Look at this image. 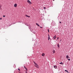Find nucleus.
I'll list each match as a JSON object with an SVG mask.
<instances>
[{"label":"nucleus","instance_id":"1","mask_svg":"<svg viewBox=\"0 0 73 73\" xmlns=\"http://www.w3.org/2000/svg\"><path fill=\"white\" fill-rule=\"evenodd\" d=\"M34 64H35V65H34V66H35L37 68H38V66L37 65V64L35 62H34Z\"/></svg>","mask_w":73,"mask_h":73},{"label":"nucleus","instance_id":"2","mask_svg":"<svg viewBox=\"0 0 73 73\" xmlns=\"http://www.w3.org/2000/svg\"><path fill=\"white\" fill-rule=\"evenodd\" d=\"M27 2L29 3V4H32V3L30 2V1L29 0H28L27 1Z\"/></svg>","mask_w":73,"mask_h":73},{"label":"nucleus","instance_id":"3","mask_svg":"<svg viewBox=\"0 0 73 73\" xmlns=\"http://www.w3.org/2000/svg\"><path fill=\"white\" fill-rule=\"evenodd\" d=\"M17 6V4H15L14 5V7H16Z\"/></svg>","mask_w":73,"mask_h":73},{"label":"nucleus","instance_id":"4","mask_svg":"<svg viewBox=\"0 0 73 73\" xmlns=\"http://www.w3.org/2000/svg\"><path fill=\"white\" fill-rule=\"evenodd\" d=\"M67 59H68V58H70V57H69V56L68 55H67L66 56Z\"/></svg>","mask_w":73,"mask_h":73},{"label":"nucleus","instance_id":"5","mask_svg":"<svg viewBox=\"0 0 73 73\" xmlns=\"http://www.w3.org/2000/svg\"><path fill=\"white\" fill-rule=\"evenodd\" d=\"M57 46H58V48H59L60 47L59 45V44H57Z\"/></svg>","mask_w":73,"mask_h":73},{"label":"nucleus","instance_id":"6","mask_svg":"<svg viewBox=\"0 0 73 73\" xmlns=\"http://www.w3.org/2000/svg\"><path fill=\"white\" fill-rule=\"evenodd\" d=\"M24 68H25L26 69V70L27 71V68L26 67H25V66H24Z\"/></svg>","mask_w":73,"mask_h":73},{"label":"nucleus","instance_id":"7","mask_svg":"<svg viewBox=\"0 0 73 73\" xmlns=\"http://www.w3.org/2000/svg\"><path fill=\"white\" fill-rule=\"evenodd\" d=\"M2 7V6L1 5H0V9H1V7Z\"/></svg>","mask_w":73,"mask_h":73},{"label":"nucleus","instance_id":"8","mask_svg":"<svg viewBox=\"0 0 73 73\" xmlns=\"http://www.w3.org/2000/svg\"><path fill=\"white\" fill-rule=\"evenodd\" d=\"M54 68L55 69H56V68L57 67H56V66H54Z\"/></svg>","mask_w":73,"mask_h":73},{"label":"nucleus","instance_id":"9","mask_svg":"<svg viewBox=\"0 0 73 73\" xmlns=\"http://www.w3.org/2000/svg\"><path fill=\"white\" fill-rule=\"evenodd\" d=\"M45 54L43 53L42 54V56H44Z\"/></svg>","mask_w":73,"mask_h":73},{"label":"nucleus","instance_id":"10","mask_svg":"<svg viewBox=\"0 0 73 73\" xmlns=\"http://www.w3.org/2000/svg\"><path fill=\"white\" fill-rule=\"evenodd\" d=\"M56 35H55L54 36V37H53V38H54V39H55L56 38Z\"/></svg>","mask_w":73,"mask_h":73},{"label":"nucleus","instance_id":"11","mask_svg":"<svg viewBox=\"0 0 73 73\" xmlns=\"http://www.w3.org/2000/svg\"><path fill=\"white\" fill-rule=\"evenodd\" d=\"M36 25L38 26V27H39L40 25H38V23H36Z\"/></svg>","mask_w":73,"mask_h":73},{"label":"nucleus","instance_id":"12","mask_svg":"<svg viewBox=\"0 0 73 73\" xmlns=\"http://www.w3.org/2000/svg\"><path fill=\"white\" fill-rule=\"evenodd\" d=\"M26 16L28 17H30L29 16H28L27 15H26Z\"/></svg>","mask_w":73,"mask_h":73},{"label":"nucleus","instance_id":"13","mask_svg":"<svg viewBox=\"0 0 73 73\" xmlns=\"http://www.w3.org/2000/svg\"><path fill=\"white\" fill-rule=\"evenodd\" d=\"M59 64H61L62 65H63L64 64L62 62L60 63Z\"/></svg>","mask_w":73,"mask_h":73},{"label":"nucleus","instance_id":"14","mask_svg":"<svg viewBox=\"0 0 73 73\" xmlns=\"http://www.w3.org/2000/svg\"><path fill=\"white\" fill-rule=\"evenodd\" d=\"M65 72H66L67 73H68V71L67 70H65Z\"/></svg>","mask_w":73,"mask_h":73},{"label":"nucleus","instance_id":"15","mask_svg":"<svg viewBox=\"0 0 73 73\" xmlns=\"http://www.w3.org/2000/svg\"><path fill=\"white\" fill-rule=\"evenodd\" d=\"M55 51L54 50H53V53H55Z\"/></svg>","mask_w":73,"mask_h":73},{"label":"nucleus","instance_id":"16","mask_svg":"<svg viewBox=\"0 0 73 73\" xmlns=\"http://www.w3.org/2000/svg\"><path fill=\"white\" fill-rule=\"evenodd\" d=\"M49 39H50V37H48V40H49Z\"/></svg>","mask_w":73,"mask_h":73},{"label":"nucleus","instance_id":"17","mask_svg":"<svg viewBox=\"0 0 73 73\" xmlns=\"http://www.w3.org/2000/svg\"><path fill=\"white\" fill-rule=\"evenodd\" d=\"M68 60L69 61H70V59H68Z\"/></svg>","mask_w":73,"mask_h":73},{"label":"nucleus","instance_id":"18","mask_svg":"<svg viewBox=\"0 0 73 73\" xmlns=\"http://www.w3.org/2000/svg\"><path fill=\"white\" fill-rule=\"evenodd\" d=\"M2 19V18H0V20H1Z\"/></svg>","mask_w":73,"mask_h":73},{"label":"nucleus","instance_id":"19","mask_svg":"<svg viewBox=\"0 0 73 73\" xmlns=\"http://www.w3.org/2000/svg\"><path fill=\"white\" fill-rule=\"evenodd\" d=\"M5 16H5V15L3 16V17H5Z\"/></svg>","mask_w":73,"mask_h":73},{"label":"nucleus","instance_id":"20","mask_svg":"<svg viewBox=\"0 0 73 73\" xmlns=\"http://www.w3.org/2000/svg\"><path fill=\"white\" fill-rule=\"evenodd\" d=\"M18 70H19V71H20V70L19 68H18Z\"/></svg>","mask_w":73,"mask_h":73},{"label":"nucleus","instance_id":"21","mask_svg":"<svg viewBox=\"0 0 73 73\" xmlns=\"http://www.w3.org/2000/svg\"><path fill=\"white\" fill-rule=\"evenodd\" d=\"M48 37L49 38L50 37V35H48Z\"/></svg>","mask_w":73,"mask_h":73},{"label":"nucleus","instance_id":"22","mask_svg":"<svg viewBox=\"0 0 73 73\" xmlns=\"http://www.w3.org/2000/svg\"><path fill=\"white\" fill-rule=\"evenodd\" d=\"M59 23H62L60 21L59 22Z\"/></svg>","mask_w":73,"mask_h":73},{"label":"nucleus","instance_id":"23","mask_svg":"<svg viewBox=\"0 0 73 73\" xmlns=\"http://www.w3.org/2000/svg\"><path fill=\"white\" fill-rule=\"evenodd\" d=\"M44 9H46V7H44Z\"/></svg>","mask_w":73,"mask_h":73},{"label":"nucleus","instance_id":"24","mask_svg":"<svg viewBox=\"0 0 73 73\" xmlns=\"http://www.w3.org/2000/svg\"><path fill=\"white\" fill-rule=\"evenodd\" d=\"M48 32H49V30L48 29Z\"/></svg>","mask_w":73,"mask_h":73},{"label":"nucleus","instance_id":"25","mask_svg":"<svg viewBox=\"0 0 73 73\" xmlns=\"http://www.w3.org/2000/svg\"><path fill=\"white\" fill-rule=\"evenodd\" d=\"M40 27L41 28H42V27Z\"/></svg>","mask_w":73,"mask_h":73},{"label":"nucleus","instance_id":"26","mask_svg":"<svg viewBox=\"0 0 73 73\" xmlns=\"http://www.w3.org/2000/svg\"><path fill=\"white\" fill-rule=\"evenodd\" d=\"M57 39H59V38L58 37H57Z\"/></svg>","mask_w":73,"mask_h":73},{"label":"nucleus","instance_id":"27","mask_svg":"<svg viewBox=\"0 0 73 73\" xmlns=\"http://www.w3.org/2000/svg\"><path fill=\"white\" fill-rule=\"evenodd\" d=\"M26 73H27V71H26Z\"/></svg>","mask_w":73,"mask_h":73},{"label":"nucleus","instance_id":"28","mask_svg":"<svg viewBox=\"0 0 73 73\" xmlns=\"http://www.w3.org/2000/svg\"><path fill=\"white\" fill-rule=\"evenodd\" d=\"M19 73H23V72H19Z\"/></svg>","mask_w":73,"mask_h":73},{"label":"nucleus","instance_id":"29","mask_svg":"<svg viewBox=\"0 0 73 73\" xmlns=\"http://www.w3.org/2000/svg\"><path fill=\"white\" fill-rule=\"evenodd\" d=\"M53 1H54V0H53Z\"/></svg>","mask_w":73,"mask_h":73}]
</instances>
